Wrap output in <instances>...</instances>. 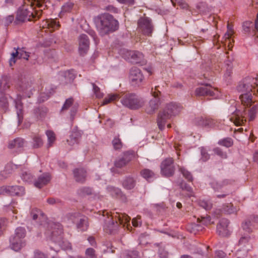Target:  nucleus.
Masks as SVG:
<instances>
[{"label":"nucleus","instance_id":"nucleus-1","mask_svg":"<svg viewBox=\"0 0 258 258\" xmlns=\"http://www.w3.org/2000/svg\"><path fill=\"white\" fill-rule=\"evenodd\" d=\"M23 3L17 12L15 21L17 24L39 19L46 7L42 0H23Z\"/></svg>","mask_w":258,"mask_h":258},{"label":"nucleus","instance_id":"nucleus-2","mask_svg":"<svg viewBox=\"0 0 258 258\" xmlns=\"http://www.w3.org/2000/svg\"><path fill=\"white\" fill-rule=\"evenodd\" d=\"M130 219L126 214L116 212L115 215L108 216L106 219L104 220V230L106 233L114 234L118 229L119 224L124 226L125 224L130 222Z\"/></svg>","mask_w":258,"mask_h":258},{"label":"nucleus","instance_id":"nucleus-3","mask_svg":"<svg viewBox=\"0 0 258 258\" xmlns=\"http://www.w3.org/2000/svg\"><path fill=\"white\" fill-rule=\"evenodd\" d=\"M180 105L176 103L171 102L167 104L164 109L159 112L157 119L159 128L164 130L167 120L172 116L178 114L181 110Z\"/></svg>","mask_w":258,"mask_h":258},{"label":"nucleus","instance_id":"nucleus-4","mask_svg":"<svg viewBox=\"0 0 258 258\" xmlns=\"http://www.w3.org/2000/svg\"><path fill=\"white\" fill-rule=\"evenodd\" d=\"M97 28L101 35L114 32L118 28V22L108 13L104 14L100 18Z\"/></svg>","mask_w":258,"mask_h":258},{"label":"nucleus","instance_id":"nucleus-5","mask_svg":"<svg viewBox=\"0 0 258 258\" xmlns=\"http://www.w3.org/2000/svg\"><path fill=\"white\" fill-rule=\"evenodd\" d=\"M257 112V104H254L251 108L248 110V116L249 121H252L255 118ZM247 114L246 110H241L236 109L230 117V120L237 126L242 125L246 121V115Z\"/></svg>","mask_w":258,"mask_h":258},{"label":"nucleus","instance_id":"nucleus-6","mask_svg":"<svg viewBox=\"0 0 258 258\" xmlns=\"http://www.w3.org/2000/svg\"><path fill=\"white\" fill-rule=\"evenodd\" d=\"M120 102L124 106L132 110L138 109L144 104L143 99L135 93L125 94L121 98Z\"/></svg>","mask_w":258,"mask_h":258},{"label":"nucleus","instance_id":"nucleus-7","mask_svg":"<svg viewBox=\"0 0 258 258\" xmlns=\"http://www.w3.org/2000/svg\"><path fill=\"white\" fill-rule=\"evenodd\" d=\"M138 29L143 35L151 36L154 30L152 20L145 16L141 17L138 21Z\"/></svg>","mask_w":258,"mask_h":258},{"label":"nucleus","instance_id":"nucleus-8","mask_svg":"<svg viewBox=\"0 0 258 258\" xmlns=\"http://www.w3.org/2000/svg\"><path fill=\"white\" fill-rule=\"evenodd\" d=\"M161 173L165 177L172 176L175 172L174 160L172 158H167L164 160L160 165Z\"/></svg>","mask_w":258,"mask_h":258},{"label":"nucleus","instance_id":"nucleus-9","mask_svg":"<svg viewBox=\"0 0 258 258\" xmlns=\"http://www.w3.org/2000/svg\"><path fill=\"white\" fill-rule=\"evenodd\" d=\"M136 153L133 151H127L122 153L121 157L116 159L114 162V166L121 168L125 166L130 161L136 158Z\"/></svg>","mask_w":258,"mask_h":258},{"label":"nucleus","instance_id":"nucleus-10","mask_svg":"<svg viewBox=\"0 0 258 258\" xmlns=\"http://www.w3.org/2000/svg\"><path fill=\"white\" fill-rule=\"evenodd\" d=\"M202 87L197 88L195 90V94L198 96H210L214 98H216L218 90L212 87V86L208 83H203Z\"/></svg>","mask_w":258,"mask_h":258},{"label":"nucleus","instance_id":"nucleus-11","mask_svg":"<svg viewBox=\"0 0 258 258\" xmlns=\"http://www.w3.org/2000/svg\"><path fill=\"white\" fill-rule=\"evenodd\" d=\"M152 89L151 93L153 98L150 101L149 106L146 109V111L148 114H153L155 110H157L161 104V100L159 96L161 92L157 90L156 87L155 88V91H153Z\"/></svg>","mask_w":258,"mask_h":258},{"label":"nucleus","instance_id":"nucleus-12","mask_svg":"<svg viewBox=\"0 0 258 258\" xmlns=\"http://www.w3.org/2000/svg\"><path fill=\"white\" fill-rule=\"evenodd\" d=\"M71 219L76 223L79 230L85 231L88 229L89 224L86 217L81 216L80 214H74L71 216Z\"/></svg>","mask_w":258,"mask_h":258},{"label":"nucleus","instance_id":"nucleus-13","mask_svg":"<svg viewBox=\"0 0 258 258\" xmlns=\"http://www.w3.org/2000/svg\"><path fill=\"white\" fill-rule=\"evenodd\" d=\"M70 107H71L70 111V118L71 121H73L78 111V104L77 103H74V100L72 97H70L66 100L64 103L61 108V111H63L64 110H68Z\"/></svg>","mask_w":258,"mask_h":258},{"label":"nucleus","instance_id":"nucleus-14","mask_svg":"<svg viewBox=\"0 0 258 258\" xmlns=\"http://www.w3.org/2000/svg\"><path fill=\"white\" fill-rule=\"evenodd\" d=\"M129 78L133 85H139L144 79L141 71L137 67L131 69Z\"/></svg>","mask_w":258,"mask_h":258},{"label":"nucleus","instance_id":"nucleus-15","mask_svg":"<svg viewBox=\"0 0 258 258\" xmlns=\"http://www.w3.org/2000/svg\"><path fill=\"white\" fill-rule=\"evenodd\" d=\"M124 58L134 63H140L144 58L143 54L136 50H127L124 53Z\"/></svg>","mask_w":258,"mask_h":258},{"label":"nucleus","instance_id":"nucleus-16","mask_svg":"<svg viewBox=\"0 0 258 258\" xmlns=\"http://www.w3.org/2000/svg\"><path fill=\"white\" fill-rule=\"evenodd\" d=\"M90 46V41L88 36L84 34L80 35L79 38V51L81 55L87 53Z\"/></svg>","mask_w":258,"mask_h":258},{"label":"nucleus","instance_id":"nucleus-17","mask_svg":"<svg viewBox=\"0 0 258 258\" xmlns=\"http://www.w3.org/2000/svg\"><path fill=\"white\" fill-rule=\"evenodd\" d=\"M230 222L227 219H222L217 225V232L222 237L228 236L230 235L228 226Z\"/></svg>","mask_w":258,"mask_h":258},{"label":"nucleus","instance_id":"nucleus-18","mask_svg":"<svg viewBox=\"0 0 258 258\" xmlns=\"http://www.w3.org/2000/svg\"><path fill=\"white\" fill-rule=\"evenodd\" d=\"M30 216L34 220H36L38 219L39 220L38 222L41 225L45 226L47 224V218L46 215L39 209H32L30 212Z\"/></svg>","mask_w":258,"mask_h":258},{"label":"nucleus","instance_id":"nucleus-19","mask_svg":"<svg viewBox=\"0 0 258 258\" xmlns=\"http://www.w3.org/2000/svg\"><path fill=\"white\" fill-rule=\"evenodd\" d=\"M26 143L27 142L25 139L21 137H18L9 141L8 144V148L11 150L16 149L19 151H21L23 150Z\"/></svg>","mask_w":258,"mask_h":258},{"label":"nucleus","instance_id":"nucleus-20","mask_svg":"<svg viewBox=\"0 0 258 258\" xmlns=\"http://www.w3.org/2000/svg\"><path fill=\"white\" fill-rule=\"evenodd\" d=\"M51 179V177L49 173H44L34 181V185L36 187L41 188L46 185L50 181Z\"/></svg>","mask_w":258,"mask_h":258},{"label":"nucleus","instance_id":"nucleus-21","mask_svg":"<svg viewBox=\"0 0 258 258\" xmlns=\"http://www.w3.org/2000/svg\"><path fill=\"white\" fill-rule=\"evenodd\" d=\"M196 122L198 125L205 127H214L217 123L216 120L212 118L203 117L197 118Z\"/></svg>","mask_w":258,"mask_h":258},{"label":"nucleus","instance_id":"nucleus-22","mask_svg":"<svg viewBox=\"0 0 258 258\" xmlns=\"http://www.w3.org/2000/svg\"><path fill=\"white\" fill-rule=\"evenodd\" d=\"M10 247L16 251H18L26 245V242L25 240L13 236H12L10 238Z\"/></svg>","mask_w":258,"mask_h":258},{"label":"nucleus","instance_id":"nucleus-23","mask_svg":"<svg viewBox=\"0 0 258 258\" xmlns=\"http://www.w3.org/2000/svg\"><path fill=\"white\" fill-rule=\"evenodd\" d=\"M73 174L76 182L84 183L87 177V171L83 168H76L73 170Z\"/></svg>","mask_w":258,"mask_h":258},{"label":"nucleus","instance_id":"nucleus-24","mask_svg":"<svg viewBox=\"0 0 258 258\" xmlns=\"http://www.w3.org/2000/svg\"><path fill=\"white\" fill-rule=\"evenodd\" d=\"M8 195L22 196L25 194V188L24 187L19 185L8 186Z\"/></svg>","mask_w":258,"mask_h":258},{"label":"nucleus","instance_id":"nucleus-25","mask_svg":"<svg viewBox=\"0 0 258 258\" xmlns=\"http://www.w3.org/2000/svg\"><path fill=\"white\" fill-rule=\"evenodd\" d=\"M229 183V181L227 179L223 180L222 181H218L216 179H212L210 182L211 187L215 191L220 190L223 187L227 185Z\"/></svg>","mask_w":258,"mask_h":258},{"label":"nucleus","instance_id":"nucleus-26","mask_svg":"<svg viewBox=\"0 0 258 258\" xmlns=\"http://www.w3.org/2000/svg\"><path fill=\"white\" fill-rule=\"evenodd\" d=\"M15 107L17 109V114L18 118V123L20 124L23 121V103L21 98H17L15 100Z\"/></svg>","mask_w":258,"mask_h":258},{"label":"nucleus","instance_id":"nucleus-27","mask_svg":"<svg viewBox=\"0 0 258 258\" xmlns=\"http://www.w3.org/2000/svg\"><path fill=\"white\" fill-rule=\"evenodd\" d=\"M239 98L242 104L247 107L250 106L253 103L251 93H242L240 95Z\"/></svg>","mask_w":258,"mask_h":258},{"label":"nucleus","instance_id":"nucleus-28","mask_svg":"<svg viewBox=\"0 0 258 258\" xmlns=\"http://www.w3.org/2000/svg\"><path fill=\"white\" fill-rule=\"evenodd\" d=\"M136 181L133 177L126 176L122 181L123 187L127 190L133 189L136 185Z\"/></svg>","mask_w":258,"mask_h":258},{"label":"nucleus","instance_id":"nucleus-29","mask_svg":"<svg viewBox=\"0 0 258 258\" xmlns=\"http://www.w3.org/2000/svg\"><path fill=\"white\" fill-rule=\"evenodd\" d=\"M108 190L110 195L115 198L120 199L122 200L126 199L125 196L123 194L121 190L114 187H108Z\"/></svg>","mask_w":258,"mask_h":258},{"label":"nucleus","instance_id":"nucleus-30","mask_svg":"<svg viewBox=\"0 0 258 258\" xmlns=\"http://www.w3.org/2000/svg\"><path fill=\"white\" fill-rule=\"evenodd\" d=\"M204 227L202 225L199 224H196L195 223H191L187 225V230L190 233L196 234L197 232L202 231Z\"/></svg>","mask_w":258,"mask_h":258},{"label":"nucleus","instance_id":"nucleus-31","mask_svg":"<svg viewBox=\"0 0 258 258\" xmlns=\"http://www.w3.org/2000/svg\"><path fill=\"white\" fill-rule=\"evenodd\" d=\"M140 175L142 177L149 181L154 177L155 173L152 170L145 168L141 170Z\"/></svg>","mask_w":258,"mask_h":258},{"label":"nucleus","instance_id":"nucleus-32","mask_svg":"<svg viewBox=\"0 0 258 258\" xmlns=\"http://www.w3.org/2000/svg\"><path fill=\"white\" fill-rule=\"evenodd\" d=\"M46 135L47 137L48 143L47 148H49L52 146L56 140V137L54 133L52 131H47Z\"/></svg>","mask_w":258,"mask_h":258},{"label":"nucleus","instance_id":"nucleus-33","mask_svg":"<svg viewBox=\"0 0 258 258\" xmlns=\"http://www.w3.org/2000/svg\"><path fill=\"white\" fill-rule=\"evenodd\" d=\"M14 49L16 50L15 52H18V58H23L27 60H28L29 57L30 56V53L28 52H27L25 50V48H19L18 47L17 48H14Z\"/></svg>","mask_w":258,"mask_h":258},{"label":"nucleus","instance_id":"nucleus-34","mask_svg":"<svg viewBox=\"0 0 258 258\" xmlns=\"http://www.w3.org/2000/svg\"><path fill=\"white\" fill-rule=\"evenodd\" d=\"M32 147L34 149H37L43 146V142L40 136L39 135H34L32 138Z\"/></svg>","mask_w":258,"mask_h":258},{"label":"nucleus","instance_id":"nucleus-35","mask_svg":"<svg viewBox=\"0 0 258 258\" xmlns=\"http://www.w3.org/2000/svg\"><path fill=\"white\" fill-rule=\"evenodd\" d=\"M178 185L182 190H185L188 192L187 195L188 197H191L193 196L192 187L188 185L184 181L182 180L179 183Z\"/></svg>","mask_w":258,"mask_h":258},{"label":"nucleus","instance_id":"nucleus-36","mask_svg":"<svg viewBox=\"0 0 258 258\" xmlns=\"http://www.w3.org/2000/svg\"><path fill=\"white\" fill-rule=\"evenodd\" d=\"M26 234V231L25 228L22 227H19L16 229L15 234L12 236L23 239V238L25 237Z\"/></svg>","mask_w":258,"mask_h":258},{"label":"nucleus","instance_id":"nucleus-37","mask_svg":"<svg viewBox=\"0 0 258 258\" xmlns=\"http://www.w3.org/2000/svg\"><path fill=\"white\" fill-rule=\"evenodd\" d=\"M79 137L80 136L78 133H74L70 135L69 139L67 140V142L70 146H73L79 143Z\"/></svg>","mask_w":258,"mask_h":258},{"label":"nucleus","instance_id":"nucleus-38","mask_svg":"<svg viewBox=\"0 0 258 258\" xmlns=\"http://www.w3.org/2000/svg\"><path fill=\"white\" fill-rule=\"evenodd\" d=\"M218 144L219 145L229 148L233 145V140L231 138H226L219 140L218 142Z\"/></svg>","mask_w":258,"mask_h":258},{"label":"nucleus","instance_id":"nucleus-39","mask_svg":"<svg viewBox=\"0 0 258 258\" xmlns=\"http://www.w3.org/2000/svg\"><path fill=\"white\" fill-rule=\"evenodd\" d=\"M179 171L183 175V177L186 179L189 182L193 181V177L190 172L182 167L179 168Z\"/></svg>","mask_w":258,"mask_h":258},{"label":"nucleus","instance_id":"nucleus-40","mask_svg":"<svg viewBox=\"0 0 258 258\" xmlns=\"http://www.w3.org/2000/svg\"><path fill=\"white\" fill-rule=\"evenodd\" d=\"M252 227H253L252 225L251 221L250 219H247L242 224V227L243 229L248 232L251 233L252 231Z\"/></svg>","mask_w":258,"mask_h":258},{"label":"nucleus","instance_id":"nucleus-41","mask_svg":"<svg viewBox=\"0 0 258 258\" xmlns=\"http://www.w3.org/2000/svg\"><path fill=\"white\" fill-rule=\"evenodd\" d=\"M78 194L81 196H89L92 194V189L89 187H82L78 190Z\"/></svg>","mask_w":258,"mask_h":258},{"label":"nucleus","instance_id":"nucleus-42","mask_svg":"<svg viewBox=\"0 0 258 258\" xmlns=\"http://www.w3.org/2000/svg\"><path fill=\"white\" fill-rule=\"evenodd\" d=\"M20 89L25 91L31 87V82L26 79L22 80L19 83Z\"/></svg>","mask_w":258,"mask_h":258},{"label":"nucleus","instance_id":"nucleus-43","mask_svg":"<svg viewBox=\"0 0 258 258\" xmlns=\"http://www.w3.org/2000/svg\"><path fill=\"white\" fill-rule=\"evenodd\" d=\"M112 144L115 150H120L122 147V143L118 136L114 137L112 141Z\"/></svg>","mask_w":258,"mask_h":258},{"label":"nucleus","instance_id":"nucleus-44","mask_svg":"<svg viewBox=\"0 0 258 258\" xmlns=\"http://www.w3.org/2000/svg\"><path fill=\"white\" fill-rule=\"evenodd\" d=\"M21 178L24 181L29 183L32 182L34 181V176L31 173L26 171L22 173Z\"/></svg>","mask_w":258,"mask_h":258},{"label":"nucleus","instance_id":"nucleus-45","mask_svg":"<svg viewBox=\"0 0 258 258\" xmlns=\"http://www.w3.org/2000/svg\"><path fill=\"white\" fill-rule=\"evenodd\" d=\"M119 99V95L117 94L109 95L107 97H105L103 102V105H106L111 101L117 100Z\"/></svg>","mask_w":258,"mask_h":258},{"label":"nucleus","instance_id":"nucleus-46","mask_svg":"<svg viewBox=\"0 0 258 258\" xmlns=\"http://www.w3.org/2000/svg\"><path fill=\"white\" fill-rule=\"evenodd\" d=\"M171 3L174 7L177 4L181 8L187 9L188 7V5L183 0H171Z\"/></svg>","mask_w":258,"mask_h":258},{"label":"nucleus","instance_id":"nucleus-47","mask_svg":"<svg viewBox=\"0 0 258 258\" xmlns=\"http://www.w3.org/2000/svg\"><path fill=\"white\" fill-rule=\"evenodd\" d=\"M124 258H140L139 252L137 250H129L125 253Z\"/></svg>","mask_w":258,"mask_h":258},{"label":"nucleus","instance_id":"nucleus-48","mask_svg":"<svg viewBox=\"0 0 258 258\" xmlns=\"http://www.w3.org/2000/svg\"><path fill=\"white\" fill-rule=\"evenodd\" d=\"M222 211L226 214H230L234 212L235 209L233 205L229 204L227 205H224L222 208Z\"/></svg>","mask_w":258,"mask_h":258},{"label":"nucleus","instance_id":"nucleus-49","mask_svg":"<svg viewBox=\"0 0 258 258\" xmlns=\"http://www.w3.org/2000/svg\"><path fill=\"white\" fill-rule=\"evenodd\" d=\"M213 152L215 154L220 156L223 159H226L227 157V153L223 151V150L219 147H216L214 148Z\"/></svg>","mask_w":258,"mask_h":258},{"label":"nucleus","instance_id":"nucleus-50","mask_svg":"<svg viewBox=\"0 0 258 258\" xmlns=\"http://www.w3.org/2000/svg\"><path fill=\"white\" fill-rule=\"evenodd\" d=\"M201 159L204 162L207 161L210 158V155L208 153L207 150L204 148L202 147L201 148Z\"/></svg>","mask_w":258,"mask_h":258},{"label":"nucleus","instance_id":"nucleus-51","mask_svg":"<svg viewBox=\"0 0 258 258\" xmlns=\"http://www.w3.org/2000/svg\"><path fill=\"white\" fill-rule=\"evenodd\" d=\"M199 205L206 210H210L212 207V204L210 202L206 201H200Z\"/></svg>","mask_w":258,"mask_h":258},{"label":"nucleus","instance_id":"nucleus-52","mask_svg":"<svg viewBox=\"0 0 258 258\" xmlns=\"http://www.w3.org/2000/svg\"><path fill=\"white\" fill-rule=\"evenodd\" d=\"M85 254L89 258H97L95 254V250L92 248H88L85 251Z\"/></svg>","mask_w":258,"mask_h":258},{"label":"nucleus","instance_id":"nucleus-53","mask_svg":"<svg viewBox=\"0 0 258 258\" xmlns=\"http://www.w3.org/2000/svg\"><path fill=\"white\" fill-rule=\"evenodd\" d=\"M201 218V220H200V218L198 219V221L199 222L201 223L203 225H204L211 224V217L209 216H207L206 217H202Z\"/></svg>","mask_w":258,"mask_h":258},{"label":"nucleus","instance_id":"nucleus-54","mask_svg":"<svg viewBox=\"0 0 258 258\" xmlns=\"http://www.w3.org/2000/svg\"><path fill=\"white\" fill-rule=\"evenodd\" d=\"M64 74V77L69 82H71L75 78V74L71 71L66 72Z\"/></svg>","mask_w":258,"mask_h":258},{"label":"nucleus","instance_id":"nucleus-55","mask_svg":"<svg viewBox=\"0 0 258 258\" xmlns=\"http://www.w3.org/2000/svg\"><path fill=\"white\" fill-rule=\"evenodd\" d=\"M253 24L252 22L250 21H246L243 24V29L245 33L249 32L250 30V28L253 26Z\"/></svg>","mask_w":258,"mask_h":258},{"label":"nucleus","instance_id":"nucleus-56","mask_svg":"<svg viewBox=\"0 0 258 258\" xmlns=\"http://www.w3.org/2000/svg\"><path fill=\"white\" fill-rule=\"evenodd\" d=\"M250 239L249 236H243L241 237L239 240V245L243 247L245 246L249 242Z\"/></svg>","mask_w":258,"mask_h":258},{"label":"nucleus","instance_id":"nucleus-57","mask_svg":"<svg viewBox=\"0 0 258 258\" xmlns=\"http://www.w3.org/2000/svg\"><path fill=\"white\" fill-rule=\"evenodd\" d=\"M92 85L93 91L96 95V97L99 98L102 97L103 94L101 92H100V88L94 83L92 84Z\"/></svg>","mask_w":258,"mask_h":258},{"label":"nucleus","instance_id":"nucleus-58","mask_svg":"<svg viewBox=\"0 0 258 258\" xmlns=\"http://www.w3.org/2000/svg\"><path fill=\"white\" fill-rule=\"evenodd\" d=\"M18 56V52H13L11 54V57L10 59L9 63L10 66H13L16 62V58Z\"/></svg>","mask_w":258,"mask_h":258},{"label":"nucleus","instance_id":"nucleus-59","mask_svg":"<svg viewBox=\"0 0 258 258\" xmlns=\"http://www.w3.org/2000/svg\"><path fill=\"white\" fill-rule=\"evenodd\" d=\"M225 66L226 67V75L230 76L232 69V62L230 60L226 61Z\"/></svg>","mask_w":258,"mask_h":258},{"label":"nucleus","instance_id":"nucleus-60","mask_svg":"<svg viewBox=\"0 0 258 258\" xmlns=\"http://www.w3.org/2000/svg\"><path fill=\"white\" fill-rule=\"evenodd\" d=\"M104 10L114 14L118 13V9L112 5H108L106 6Z\"/></svg>","mask_w":258,"mask_h":258},{"label":"nucleus","instance_id":"nucleus-61","mask_svg":"<svg viewBox=\"0 0 258 258\" xmlns=\"http://www.w3.org/2000/svg\"><path fill=\"white\" fill-rule=\"evenodd\" d=\"M35 258H48V256L41 251L37 250L34 252Z\"/></svg>","mask_w":258,"mask_h":258},{"label":"nucleus","instance_id":"nucleus-62","mask_svg":"<svg viewBox=\"0 0 258 258\" xmlns=\"http://www.w3.org/2000/svg\"><path fill=\"white\" fill-rule=\"evenodd\" d=\"M7 220L5 218H0V236L3 234V229L6 225Z\"/></svg>","mask_w":258,"mask_h":258},{"label":"nucleus","instance_id":"nucleus-63","mask_svg":"<svg viewBox=\"0 0 258 258\" xmlns=\"http://www.w3.org/2000/svg\"><path fill=\"white\" fill-rule=\"evenodd\" d=\"M226 254L222 250H218L216 252L215 258H226Z\"/></svg>","mask_w":258,"mask_h":258},{"label":"nucleus","instance_id":"nucleus-64","mask_svg":"<svg viewBox=\"0 0 258 258\" xmlns=\"http://www.w3.org/2000/svg\"><path fill=\"white\" fill-rule=\"evenodd\" d=\"M247 219H250L253 226H254L255 223H258V216L252 215L249 216Z\"/></svg>","mask_w":258,"mask_h":258}]
</instances>
